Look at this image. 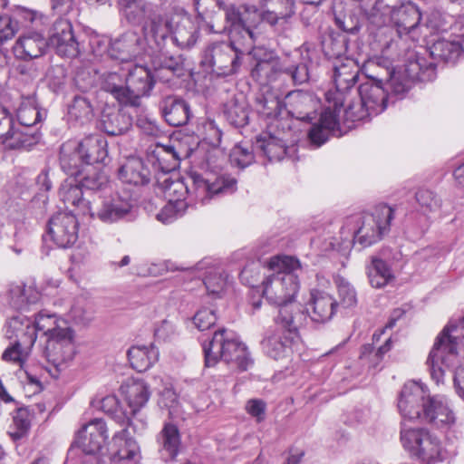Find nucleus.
Masks as SVG:
<instances>
[{"mask_svg": "<svg viewBox=\"0 0 464 464\" xmlns=\"http://www.w3.org/2000/svg\"><path fill=\"white\" fill-rule=\"evenodd\" d=\"M38 332L46 338L44 355L57 370L73 359L76 353L75 331L56 313L42 310L34 320L23 314L14 316L7 324L6 336L14 338V342L23 345L24 350H30Z\"/></svg>", "mask_w": 464, "mask_h": 464, "instance_id": "f257e3e1", "label": "nucleus"}, {"mask_svg": "<svg viewBox=\"0 0 464 464\" xmlns=\"http://www.w3.org/2000/svg\"><path fill=\"white\" fill-rule=\"evenodd\" d=\"M358 77L359 69L353 61H347L334 66L333 73L334 90H329L325 93L329 105L321 114L319 122L314 124L308 132V138L314 146H322L331 135L341 137L346 132L341 127L340 114L343 112L344 102Z\"/></svg>", "mask_w": 464, "mask_h": 464, "instance_id": "f03ea898", "label": "nucleus"}, {"mask_svg": "<svg viewBox=\"0 0 464 464\" xmlns=\"http://www.w3.org/2000/svg\"><path fill=\"white\" fill-rule=\"evenodd\" d=\"M262 11L256 5L242 4L224 6V31L233 38L243 37L244 44L252 45L255 29L262 21L275 25L295 13L293 0H259Z\"/></svg>", "mask_w": 464, "mask_h": 464, "instance_id": "7ed1b4c3", "label": "nucleus"}, {"mask_svg": "<svg viewBox=\"0 0 464 464\" xmlns=\"http://www.w3.org/2000/svg\"><path fill=\"white\" fill-rule=\"evenodd\" d=\"M190 187L182 180H176L167 188L169 200L180 199L187 202L209 203L218 198L233 194L237 188V181L230 174L205 170L190 174Z\"/></svg>", "mask_w": 464, "mask_h": 464, "instance_id": "20e7f679", "label": "nucleus"}, {"mask_svg": "<svg viewBox=\"0 0 464 464\" xmlns=\"http://www.w3.org/2000/svg\"><path fill=\"white\" fill-rule=\"evenodd\" d=\"M458 333V326H445L436 337L426 363L437 384L444 382L447 372H453L455 392L464 401V366L457 351Z\"/></svg>", "mask_w": 464, "mask_h": 464, "instance_id": "39448f33", "label": "nucleus"}, {"mask_svg": "<svg viewBox=\"0 0 464 464\" xmlns=\"http://www.w3.org/2000/svg\"><path fill=\"white\" fill-rule=\"evenodd\" d=\"M392 218L393 209L391 207L388 205L377 206L372 213H364L353 218L354 227L349 237H343L341 243H336L334 238H331L324 243L323 250H336L343 256H346L354 242L362 247L370 246L380 241L388 233Z\"/></svg>", "mask_w": 464, "mask_h": 464, "instance_id": "423d86ee", "label": "nucleus"}, {"mask_svg": "<svg viewBox=\"0 0 464 464\" xmlns=\"http://www.w3.org/2000/svg\"><path fill=\"white\" fill-rule=\"evenodd\" d=\"M267 268L270 274L262 282L263 296L275 305L295 302L299 290V260L288 256H276L268 261Z\"/></svg>", "mask_w": 464, "mask_h": 464, "instance_id": "0eeeda50", "label": "nucleus"}, {"mask_svg": "<svg viewBox=\"0 0 464 464\" xmlns=\"http://www.w3.org/2000/svg\"><path fill=\"white\" fill-rule=\"evenodd\" d=\"M152 41L163 43V46H178L181 49L192 47L198 38V28L187 11L180 6H172L166 17L153 21Z\"/></svg>", "mask_w": 464, "mask_h": 464, "instance_id": "6e6552de", "label": "nucleus"}, {"mask_svg": "<svg viewBox=\"0 0 464 464\" xmlns=\"http://www.w3.org/2000/svg\"><path fill=\"white\" fill-rule=\"evenodd\" d=\"M366 76L367 80L360 84L357 91L360 101L349 103L343 110L341 125H344V130L352 128L350 123L378 115L387 108L390 95L383 87L382 79L379 74Z\"/></svg>", "mask_w": 464, "mask_h": 464, "instance_id": "1a4fd4ad", "label": "nucleus"}, {"mask_svg": "<svg viewBox=\"0 0 464 464\" xmlns=\"http://www.w3.org/2000/svg\"><path fill=\"white\" fill-rule=\"evenodd\" d=\"M203 351L208 367L223 361L240 371H246L253 364L246 346L235 332L227 329L216 331L212 339L203 345Z\"/></svg>", "mask_w": 464, "mask_h": 464, "instance_id": "9d476101", "label": "nucleus"}, {"mask_svg": "<svg viewBox=\"0 0 464 464\" xmlns=\"http://www.w3.org/2000/svg\"><path fill=\"white\" fill-rule=\"evenodd\" d=\"M401 441L411 456L425 464L441 462L448 456L444 442L425 428L408 427L403 423Z\"/></svg>", "mask_w": 464, "mask_h": 464, "instance_id": "9b49d317", "label": "nucleus"}, {"mask_svg": "<svg viewBox=\"0 0 464 464\" xmlns=\"http://www.w3.org/2000/svg\"><path fill=\"white\" fill-rule=\"evenodd\" d=\"M229 42L212 43L206 49L202 60L203 66L218 76H228L238 72L241 58L252 45L244 44L243 37L233 38Z\"/></svg>", "mask_w": 464, "mask_h": 464, "instance_id": "f8f14e48", "label": "nucleus"}, {"mask_svg": "<svg viewBox=\"0 0 464 464\" xmlns=\"http://www.w3.org/2000/svg\"><path fill=\"white\" fill-rule=\"evenodd\" d=\"M442 20L439 12H431L427 18V27L441 31L432 40L429 47L430 54L434 60L454 63L464 52V19L455 24L451 32L445 31Z\"/></svg>", "mask_w": 464, "mask_h": 464, "instance_id": "ddd939ff", "label": "nucleus"}, {"mask_svg": "<svg viewBox=\"0 0 464 464\" xmlns=\"http://www.w3.org/2000/svg\"><path fill=\"white\" fill-rule=\"evenodd\" d=\"M34 16V21L24 26L13 46L14 54L19 60H38L47 51L45 33L50 24L49 19L38 11H35Z\"/></svg>", "mask_w": 464, "mask_h": 464, "instance_id": "4468645a", "label": "nucleus"}, {"mask_svg": "<svg viewBox=\"0 0 464 464\" xmlns=\"http://www.w3.org/2000/svg\"><path fill=\"white\" fill-rule=\"evenodd\" d=\"M108 438L104 420L95 418L84 424L77 433V443L85 455L82 464H106L102 450Z\"/></svg>", "mask_w": 464, "mask_h": 464, "instance_id": "2eb2a0df", "label": "nucleus"}, {"mask_svg": "<svg viewBox=\"0 0 464 464\" xmlns=\"http://www.w3.org/2000/svg\"><path fill=\"white\" fill-rule=\"evenodd\" d=\"M132 200L126 193L110 190L92 198L89 216L103 223H115L125 218L131 211Z\"/></svg>", "mask_w": 464, "mask_h": 464, "instance_id": "dca6fc26", "label": "nucleus"}, {"mask_svg": "<svg viewBox=\"0 0 464 464\" xmlns=\"http://www.w3.org/2000/svg\"><path fill=\"white\" fill-rule=\"evenodd\" d=\"M397 43L393 40L387 41L382 48V57H378L371 61L366 65V70L370 71L372 67L377 65H383L386 73L389 74L386 85L391 92L390 100L392 96L401 99L406 92L411 89L412 82L402 72L401 69L391 71L392 61L396 58Z\"/></svg>", "mask_w": 464, "mask_h": 464, "instance_id": "f3484780", "label": "nucleus"}, {"mask_svg": "<svg viewBox=\"0 0 464 464\" xmlns=\"http://www.w3.org/2000/svg\"><path fill=\"white\" fill-rule=\"evenodd\" d=\"M125 426L115 432L109 442L108 455L104 456L106 464H138L141 459L140 448L130 436Z\"/></svg>", "mask_w": 464, "mask_h": 464, "instance_id": "a211bd4d", "label": "nucleus"}, {"mask_svg": "<svg viewBox=\"0 0 464 464\" xmlns=\"http://www.w3.org/2000/svg\"><path fill=\"white\" fill-rule=\"evenodd\" d=\"M252 74L265 78L267 82H273L278 76H284V79H290L295 84H302L309 79L305 63L290 64L287 59L280 64L276 60L260 61L252 71Z\"/></svg>", "mask_w": 464, "mask_h": 464, "instance_id": "6ab92c4d", "label": "nucleus"}, {"mask_svg": "<svg viewBox=\"0 0 464 464\" xmlns=\"http://www.w3.org/2000/svg\"><path fill=\"white\" fill-rule=\"evenodd\" d=\"M430 395L426 384L414 381L406 382L398 398V409L402 418L420 420Z\"/></svg>", "mask_w": 464, "mask_h": 464, "instance_id": "aec40b11", "label": "nucleus"}, {"mask_svg": "<svg viewBox=\"0 0 464 464\" xmlns=\"http://www.w3.org/2000/svg\"><path fill=\"white\" fill-rule=\"evenodd\" d=\"M119 8L129 23L142 24L145 36L152 40V22L162 20V10L160 6L145 0H132Z\"/></svg>", "mask_w": 464, "mask_h": 464, "instance_id": "412c9836", "label": "nucleus"}, {"mask_svg": "<svg viewBox=\"0 0 464 464\" xmlns=\"http://www.w3.org/2000/svg\"><path fill=\"white\" fill-rule=\"evenodd\" d=\"M79 222L76 214L59 212L48 223V234L54 244L62 248L72 246L78 239Z\"/></svg>", "mask_w": 464, "mask_h": 464, "instance_id": "4be33fe9", "label": "nucleus"}, {"mask_svg": "<svg viewBox=\"0 0 464 464\" xmlns=\"http://www.w3.org/2000/svg\"><path fill=\"white\" fill-rule=\"evenodd\" d=\"M273 129H269L268 132L258 136L253 144V150L266 158L269 161H279L285 156L294 159L296 152L295 145L286 146L284 138L285 133L281 132L278 129L272 133Z\"/></svg>", "mask_w": 464, "mask_h": 464, "instance_id": "5701e85b", "label": "nucleus"}, {"mask_svg": "<svg viewBox=\"0 0 464 464\" xmlns=\"http://www.w3.org/2000/svg\"><path fill=\"white\" fill-rule=\"evenodd\" d=\"M156 74H153L149 68L143 65H134L128 70L126 74V90H128L127 105L139 107L140 98L148 95L154 86Z\"/></svg>", "mask_w": 464, "mask_h": 464, "instance_id": "b1692460", "label": "nucleus"}, {"mask_svg": "<svg viewBox=\"0 0 464 464\" xmlns=\"http://www.w3.org/2000/svg\"><path fill=\"white\" fill-rule=\"evenodd\" d=\"M56 53L64 57H75L79 53V44L74 36L72 24L66 19H58L50 31L47 39Z\"/></svg>", "mask_w": 464, "mask_h": 464, "instance_id": "393cba45", "label": "nucleus"}, {"mask_svg": "<svg viewBox=\"0 0 464 464\" xmlns=\"http://www.w3.org/2000/svg\"><path fill=\"white\" fill-rule=\"evenodd\" d=\"M420 420L437 428H446L455 423L456 417L444 396L430 395Z\"/></svg>", "mask_w": 464, "mask_h": 464, "instance_id": "a878e982", "label": "nucleus"}, {"mask_svg": "<svg viewBox=\"0 0 464 464\" xmlns=\"http://www.w3.org/2000/svg\"><path fill=\"white\" fill-rule=\"evenodd\" d=\"M389 21L396 27L398 34L401 37L412 33L421 21V13L419 7L411 2H401L391 6Z\"/></svg>", "mask_w": 464, "mask_h": 464, "instance_id": "bb28decb", "label": "nucleus"}, {"mask_svg": "<svg viewBox=\"0 0 464 464\" xmlns=\"http://www.w3.org/2000/svg\"><path fill=\"white\" fill-rule=\"evenodd\" d=\"M284 107L285 115L299 121H309L318 108V102L309 92L295 91L285 97Z\"/></svg>", "mask_w": 464, "mask_h": 464, "instance_id": "cd10ccee", "label": "nucleus"}, {"mask_svg": "<svg viewBox=\"0 0 464 464\" xmlns=\"http://www.w3.org/2000/svg\"><path fill=\"white\" fill-rule=\"evenodd\" d=\"M35 10L25 7L15 8L12 14H0V44L12 40L14 35L24 28L28 22L35 18Z\"/></svg>", "mask_w": 464, "mask_h": 464, "instance_id": "c85d7f7f", "label": "nucleus"}, {"mask_svg": "<svg viewBox=\"0 0 464 464\" xmlns=\"http://www.w3.org/2000/svg\"><path fill=\"white\" fill-rule=\"evenodd\" d=\"M142 40L134 31H127L111 42L110 58L121 63L132 61L140 53Z\"/></svg>", "mask_w": 464, "mask_h": 464, "instance_id": "c756f323", "label": "nucleus"}, {"mask_svg": "<svg viewBox=\"0 0 464 464\" xmlns=\"http://www.w3.org/2000/svg\"><path fill=\"white\" fill-rule=\"evenodd\" d=\"M188 150L181 151L176 146L171 144H156L155 148L150 152V160L158 165L162 172H170L176 169L182 158L188 157Z\"/></svg>", "mask_w": 464, "mask_h": 464, "instance_id": "7c9ffc66", "label": "nucleus"}, {"mask_svg": "<svg viewBox=\"0 0 464 464\" xmlns=\"http://www.w3.org/2000/svg\"><path fill=\"white\" fill-rule=\"evenodd\" d=\"M129 406L130 418L142 408L150 398L148 385L141 380L128 378L120 388Z\"/></svg>", "mask_w": 464, "mask_h": 464, "instance_id": "2f4dec72", "label": "nucleus"}, {"mask_svg": "<svg viewBox=\"0 0 464 464\" xmlns=\"http://www.w3.org/2000/svg\"><path fill=\"white\" fill-rule=\"evenodd\" d=\"M74 180H66L62 184L59 190L60 199L66 208L73 207L76 214L87 216L90 214L92 205V199L84 198L83 189L80 183H74Z\"/></svg>", "mask_w": 464, "mask_h": 464, "instance_id": "473e14b6", "label": "nucleus"}, {"mask_svg": "<svg viewBox=\"0 0 464 464\" xmlns=\"http://www.w3.org/2000/svg\"><path fill=\"white\" fill-rule=\"evenodd\" d=\"M257 111L262 117L270 121L267 122L268 129H279L281 120L285 115L284 102L272 92H266L257 98Z\"/></svg>", "mask_w": 464, "mask_h": 464, "instance_id": "72a5a7b5", "label": "nucleus"}, {"mask_svg": "<svg viewBox=\"0 0 464 464\" xmlns=\"http://www.w3.org/2000/svg\"><path fill=\"white\" fill-rule=\"evenodd\" d=\"M336 307L337 302L330 294L319 290L311 292L307 310H311L310 316L313 321L327 322L334 314Z\"/></svg>", "mask_w": 464, "mask_h": 464, "instance_id": "f704fd0d", "label": "nucleus"}, {"mask_svg": "<svg viewBox=\"0 0 464 464\" xmlns=\"http://www.w3.org/2000/svg\"><path fill=\"white\" fill-rule=\"evenodd\" d=\"M277 314L274 318L276 333L295 339L298 336L297 318L300 316V308L295 302L289 304L277 305Z\"/></svg>", "mask_w": 464, "mask_h": 464, "instance_id": "c9c22d12", "label": "nucleus"}, {"mask_svg": "<svg viewBox=\"0 0 464 464\" xmlns=\"http://www.w3.org/2000/svg\"><path fill=\"white\" fill-rule=\"evenodd\" d=\"M402 72L412 82H430L436 77V65L427 62L426 58L417 53H411Z\"/></svg>", "mask_w": 464, "mask_h": 464, "instance_id": "e433bc0d", "label": "nucleus"}, {"mask_svg": "<svg viewBox=\"0 0 464 464\" xmlns=\"http://www.w3.org/2000/svg\"><path fill=\"white\" fill-rule=\"evenodd\" d=\"M77 144L87 165L102 163L108 156L107 141L101 135L88 136Z\"/></svg>", "mask_w": 464, "mask_h": 464, "instance_id": "4c0bfd02", "label": "nucleus"}, {"mask_svg": "<svg viewBox=\"0 0 464 464\" xmlns=\"http://www.w3.org/2000/svg\"><path fill=\"white\" fill-rule=\"evenodd\" d=\"M159 451L165 460L174 459L181 445L179 430L176 425L166 423L157 437Z\"/></svg>", "mask_w": 464, "mask_h": 464, "instance_id": "58836bf2", "label": "nucleus"}, {"mask_svg": "<svg viewBox=\"0 0 464 464\" xmlns=\"http://www.w3.org/2000/svg\"><path fill=\"white\" fill-rule=\"evenodd\" d=\"M159 349L153 344L133 345L128 350V359L133 369L142 372L152 367L159 360Z\"/></svg>", "mask_w": 464, "mask_h": 464, "instance_id": "ea45409f", "label": "nucleus"}, {"mask_svg": "<svg viewBox=\"0 0 464 464\" xmlns=\"http://www.w3.org/2000/svg\"><path fill=\"white\" fill-rule=\"evenodd\" d=\"M166 121L171 126H182L189 119L190 111L187 102L176 97H167L160 105Z\"/></svg>", "mask_w": 464, "mask_h": 464, "instance_id": "a19ab883", "label": "nucleus"}, {"mask_svg": "<svg viewBox=\"0 0 464 464\" xmlns=\"http://www.w3.org/2000/svg\"><path fill=\"white\" fill-rule=\"evenodd\" d=\"M357 8L363 18L373 26L382 27L389 21L391 5L384 0H362Z\"/></svg>", "mask_w": 464, "mask_h": 464, "instance_id": "79ce46f5", "label": "nucleus"}, {"mask_svg": "<svg viewBox=\"0 0 464 464\" xmlns=\"http://www.w3.org/2000/svg\"><path fill=\"white\" fill-rule=\"evenodd\" d=\"M99 85L102 90L109 92L112 97L122 105H127L126 93V74L118 72H102L99 76Z\"/></svg>", "mask_w": 464, "mask_h": 464, "instance_id": "37998d69", "label": "nucleus"}, {"mask_svg": "<svg viewBox=\"0 0 464 464\" xmlns=\"http://www.w3.org/2000/svg\"><path fill=\"white\" fill-rule=\"evenodd\" d=\"M120 179L135 186L145 185L150 181V170L139 158H129L119 170Z\"/></svg>", "mask_w": 464, "mask_h": 464, "instance_id": "c03bdc74", "label": "nucleus"}, {"mask_svg": "<svg viewBox=\"0 0 464 464\" xmlns=\"http://www.w3.org/2000/svg\"><path fill=\"white\" fill-rule=\"evenodd\" d=\"M60 163L63 170L69 176L78 178L81 174V163H84L78 144L68 141L62 145L60 150Z\"/></svg>", "mask_w": 464, "mask_h": 464, "instance_id": "a18cd8bd", "label": "nucleus"}, {"mask_svg": "<svg viewBox=\"0 0 464 464\" xmlns=\"http://www.w3.org/2000/svg\"><path fill=\"white\" fill-rule=\"evenodd\" d=\"M156 50L153 53L151 59L152 66L157 76L160 71H167L170 73L179 72L182 67V59L180 56H174L169 54V47L170 45L163 46V43H154Z\"/></svg>", "mask_w": 464, "mask_h": 464, "instance_id": "49530a36", "label": "nucleus"}, {"mask_svg": "<svg viewBox=\"0 0 464 464\" xmlns=\"http://www.w3.org/2000/svg\"><path fill=\"white\" fill-rule=\"evenodd\" d=\"M75 181L80 183L83 190L92 191V198H97L99 195H104L111 190L108 176L94 168L89 169L82 178H75Z\"/></svg>", "mask_w": 464, "mask_h": 464, "instance_id": "de8ad7c7", "label": "nucleus"}, {"mask_svg": "<svg viewBox=\"0 0 464 464\" xmlns=\"http://www.w3.org/2000/svg\"><path fill=\"white\" fill-rule=\"evenodd\" d=\"M366 271L369 282L374 288H382L394 279L391 266L378 256L371 258V263L366 266Z\"/></svg>", "mask_w": 464, "mask_h": 464, "instance_id": "09e8293b", "label": "nucleus"}, {"mask_svg": "<svg viewBox=\"0 0 464 464\" xmlns=\"http://www.w3.org/2000/svg\"><path fill=\"white\" fill-rule=\"evenodd\" d=\"M92 404L111 416L119 424L122 426L131 425L130 413L120 405L119 400L115 395L111 394L102 398H95L92 401Z\"/></svg>", "mask_w": 464, "mask_h": 464, "instance_id": "8fccbe9b", "label": "nucleus"}, {"mask_svg": "<svg viewBox=\"0 0 464 464\" xmlns=\"http://www.w3.org/2000/svg\"><path fill=\"white\" fill-rule=\"evenodd\" d=\"M3 143L11 150H28L39 140L37 131H29V128H15L13 124L6 136H3Z\"/></svg>", "mask_w": 464, "mask_h": 464, "instance_id": "3c124183", "label": "nucleus"}, {"mask_svg": "<svg viewBox=\"0 0 464 464\" xmlns=\"http://www.w3.org/2000/svg\"><path fill=\"white\" fill-rule=\"evenodd\" d=\"M132 121L130 115L118 110L103 112L102 127L103 130L112 136L121 135L130 130Z\"/></svg>", "mask_w": 464, "mask_h": 464, "instance_id": "603ef678", "label": "nucleus"}, {"mask_svg": "<svg viewBox=\"0 0 464 464\" xmlns=\"http://www.w3.org/2000/svg\"><path fill=\"white\" fill-rule=\"evenodd\" d=\"M294 338L274 332L263 341V348L267 356L280 360L288 356L291 353V345Z\"/></svg>", "mask_w": 464, "mask_h": 464, "instance_id": "864d4df0", "label": "nucleus"}, {"mask_svg": "<svg viewBox=\"0 0 464 464\" xmlns=\"http://www.w3.org/2000/svg\"><path fill=\"white\" fill-rule=\"evenodd\" d=\"M16 116L20 125L24 128L33 127L42 121L43 113L38 109L34 95L22 98Z\"/></svg>", "mask_w": 464, "mask_h": 464, "instance_id": "5fc2aeb1", "label": "nucleus"}, {"mask_svg": "<svg viewBox=\"0 0 464 464\" xmlns=\"http://www.w3.org/2000/svg\"><path fill=\"white\" fill-rule=\"evenodd\" d=\"M224 115L227 120L236 127H242L247 123L248 111L245 98L240 95L234 97L224 104Z\"/></svg>", "mask_w": 464, "mask_h": 464, "instance_id": "6e6d98bb", "label": "nucleus"}, {"mask_svg": "<svg viewBox=\"0 0 464 464\" xmlns=\"http://www.w3.org/2000/svg\"><path fill=\"white\" fill-rule=\"evenodd\" d=\"M204 285L208 295L221 296L230 287L228 275L220 267H211L204 277Z\"/></svg>", "mask_w": 464, "mask_h": 464, "instance_id": "4d7b16f0", "label": "nucleus"}, {"mask_svg": "<svg viewBox=\"0 0 464 464\" xmlns=\"http://www.w3.org/2000/svg\"><path fill=\"white\" fill-rule=\"evenodd\" d=\"M69 120L75 123L89 122L93 116L91 100L86 95H75L68 110Z\"/></svg>", "mask_w": 464, "mask_h": 464, "instance_id": "13d9d810", "label": "nucleus"}, {"mask_svg": "<svg viewBox=\"0 0 464 464\" xmlns=\"http://www.w3.org/2000/svg\"><path fill=\"white\" fill-rule=\"evenodd\" d=\"M12 304L17 309H25L28 304H37L43 297L33 285H17L11 290Z\"/></svg>", "mask_w": 464, "mask_h": 464, "instance_id": "bf43d9fd", "label": "nucleus"}, {"mask_svg": "<svg viewBox=\"0 0 464 464\" xmlns=\"http://www.w3.org/2000/svg\"><path fill=\"white\" fill-rule=\"evenodd\" d=\"M32 415L27 408H19L13 416V425L8 431L13 440L16 441L27 435L31 428Z\"/></svg>", "mask_w": 464, "mask_h": 464, "instance_id": "052dcab7", "label": "nucleus"}, {"mask_svg": "<svg viewBox=\"0 0 464 464\" xmlns=\"http://www.w3.org/2000/svg\"><path fill=\"white\" fill-rule=\"evenodd\" d=\"M188 206V202L180 199H176V203L173 200H169L156 215V218L162 224H170L184 215Z\"/></svg>", "mask_w": 464, "mask_h": 464, "instance_id": "680f3d73", "label": "nucleus"}, {"mask_svg": "<svg viewBox=\"0 0 464 464\" xmlns=\"http://www.w3.org/2000/svg\"><path fill=\"white\" fill-rule=\"evenodd\" d=\"M416 200L426 215L438 213L441 207L440 198L427 188H420L416 192Z\"/></svg>", "mask_w": 464, "mask_h": 464, "instance_id": "e2e57ef3", "label": "nucleus"}, {"mask_svg": "<svg viewBox=\"0 0 464 464\" xmlns=\"http://www.w3.org/2000/svg\"><path fill=\"white\" fill-rule=\"evenodd\" d=\"M68 317L76 324L86 325L93 319V311L85 300L75 301L72 305Z\"/></svg>", "mask_w": 464, "mask_h": 464, "instance_id": "0e129e2a", "label": "nucleus"}, {"mask_svg": "<svg viewBox=\"0 0 464 464\" xmlns=\"http://www.w3.org/2000/svg\"><path fill=\"white\" fill-rule=\"evenodd\" d=\"M391 347L392 344L390 338H388L384 344L381 345L377 350H375L373 343H368L362 347L360 357L362 360H368L370 366L375 368L382 361L383 355L391 350Z\"/></svg>", "mask_w": 464, "mask_h": 464, "instance_id": "69168bd1", "label": "nucleus"}, {"mask_svg": "<svg viewBox=\"0 0 464 464\" xmlns=\"http://www.w3.org/2000/svg\"><path fill=\"white\" fill-rule=\"evenodd\" d=\"M100 73L92 68H82L76 72L74 82L76 87L82 92L91 91L95 84L99 83Z\"/></svg>", "mask_w": 464, "mask_h": 464, "instance_id": "338daca9", "label": "nucleus"}, {"mask_svg": "<svg viewBox=\"0 0 464 464\" xmlns=\"http://www.w3.org/2000/svg\"><path fill=\"white\" fill-rule=\"evenodd\" d=\"M340 303L343 307L351 308L357 304V293L354 287L344 278L336 280Z\"/></svg>", "mask_w": 464, "mask_h": 464, "instance_id": "774afa93", "label": "nucleus"}]
</instances>
